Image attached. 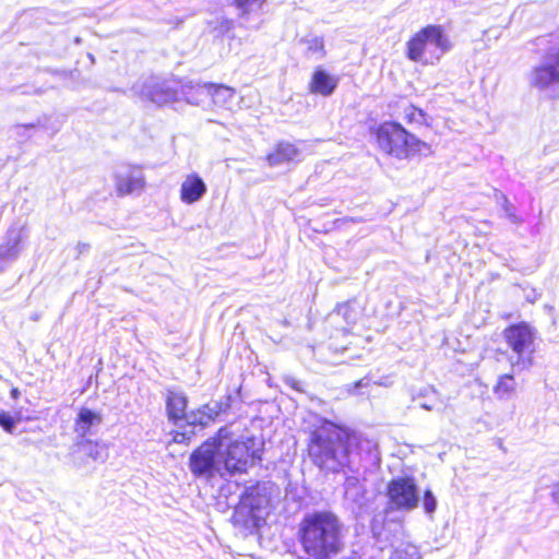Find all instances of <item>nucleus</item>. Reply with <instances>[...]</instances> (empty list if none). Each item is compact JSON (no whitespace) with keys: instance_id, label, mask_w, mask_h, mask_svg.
Listing matches in <instances>:
<instances>
[{"instance_id":"7c9ffc66","label":"nucleus","mask_w":559,"mask_h":559,"mask_svg":"<svg viewBox=\"0 0 559 559\" xmlns=\"http://www.w3.org/2000/svg\"><path fill=\"white\" fill-rule=\"evenodd\" d=\"M0 426L3 427L5 431L12 432L15 428V421L10 415L0 413Z\"/></svg>"},{"instance_id":"2f4dec72","label":"nucleus","mask_w":559,"mask_h":559,"mask_svg":"<svg viewBox=\"0 0 559 559\" xmlns=\"http://www.w3.org/2000/svg\"><path fill=\"white\" fill-rule=\"evenodd\" d=\"M211 420V416H206V418H204L203 414L201 415V417L199 419H194L192 421V424H195V423H199L201 426H205L207 425V423Z\"/></svg>"},{"instance_id":"2eb2a0df","label":"nucleus","mask_w":559,"mask_h":559,"mask_svg":"<svg viewBox=\"0 0 559 559\" xmlns=\"http://www.w3.org/2000/svg\"><path fill=\"white\" fill-rule=\"evenodd\" d=\"M413 402H416L418 406L426 411H442L444 403L441 400L439 393L431 386H425L417 393L413 394Z\"/></svg>"},{"instance_id":"bb28decb","label":"nucleus","mask_w":559,"mask_h":559,"mask_svg":"<svg viewBox=\"0 0 559 559\" xmlns=\"http://www.w3.org/2000/svg\"><path fill=\"white\" fill-rule=\"evenodd\" d=\"M86 454L94 461L105 462L108 457V451L105 443L86 440L82 443Z\"/></svg>"},{"instance_id":"4468645a","label":"nucleus","mask_w":559,"mask_h":559,"mask_svg":"<svg viewBox=\"0 0 559 559\" xmlns=\"http://www.w3.org/2000/svg\"><path fill=\"white\" fill-rule=\"evenodd\" d=\"M198 91L205 97H210L216 106L223 108H230L235 97V90L226 85L211 84V86H200Z\"/></svg>"},{"instance_id":"b1692460","label":"nucleus","mask_w":559,"mask_h":559,"mask_svg":"<svg viewBox=\"0 0 559 559\" xmlns=\"http://www.w3.org/2000/svg\"><path fill=\"white\" fill-rule=\"evenodd\" d=\"M265 0H235L240 19L248 23L252 15H259Z\"/></svg>"},{"instance_id":"f8f14e48","label":"nucleus","mask_w":559,"mask_h":559,"mask_svg":"<svg viewBox=\"0 0 559 559\" xmlns=\"http://www.w3.org/2000/svg\"><path fill=\"white\" fill-rule=\"evenodd\" d=\"M338 79L335 75H331L325 70L318 68L312 73L309 82V91L312 94L321 96H330L334 93L337 87Z\"/></svg>"},{"instance_id":"ea45409f","label":"nucleus","mask_w":559,"mask_h":559,"mask_svg":"<svg viewBox=\"0 0 559 559\" xmlns=\"http://www.w3.org/2000/svg\"><path fill=\"white\" fill-rule=\"evenodd\" d=\"M350 464H353V462ZM348 467L350 468V471H354V467H352V465H349Z\"/></svg>"},{"instance_id":"7ed1b4c3","label":"nucleus","mask_w":559,"mask_h":559,"mask_svg":"<svg viewBox=\"0 0 559 559\" xmlns=\"http://www.w3.org/2000/svg\"><path fill=\"white\" fill-rule=\"evenodd\" d=\"M298 540L306 559H330L343 548V524L330 511H316L299 523Z\"/></svg>"},{"instance_id":"9b49d317","label":"nucleus","mask_w":559,"mask_h":559,"mask_svg":"<svg viewBox=\"0 0 559 559\" xmlns=\"http://www.w3.org/2000/svg\"><path fill=\"white\" fill-rule=\"evenodd\" d=\"M207 187L197 174L187 175L180 185V200L185 204H193L200 201L206 193Z\"/></svg>"},{"instance_id":"c85d7f7f","label":"nucleus","mask_w":559,"mask_h":559,"mask_svg":"<svg viewBox=\"0 0 559 559\" xmlns=\"http://www.w3.org/2000/svg\"><path fill=\"white\" fill-rule=\"evenodd\" d=\"M336 314L341 316L347 323H354L358 317V312L350 302L340 305L336 309Z\"/></svg>"},{"instance_id":"412c9836","label":"nucleus","mask_w":559,"mask_h":559,"mask_svg":"<svg viewBox=\"0 0 559 559\" xmlns=\"http://www.w3.org/2000/svg\"><path fill=\"white\" fill-rule=\"evenodd\" d=\"M357 475L347 476L344 487H345V498L354 503L361 504L366 489L365 485L361 481L359 471L356 469Z\"/></svg>"},{"instance_id":"423d86ee","label":"nucleus","mask_w":559,"mask_h":559,"mask_svg":"<svg viewBox=\"0 0 559 559\" xmlns=\"http://www.w3.org/2000/svg\"><path fill=\"white\" fill-rule=\"evenodd\" d=\"M511 349L508 359L514 371L530 369L534 364L536 331L526 323L513 324L503 331Z\"/></svg>"},{"instance_id":"20e7f679","label":"nucleus","mask_w":559,"mask_h":559,"mask_svg":"<svg viewBox=\"0 0 559 559\" xmlns=\"http://www.w3.org/2000/svg\"><path fill=\"white\" fill-rule=\"evenodd\" d=\"M452 47L450 35L441 25H428L407 41L406 56L415 62L436 64Z\"/></svg>"},{"instance_id":"c756f323","label":"nucleus","mask_w":559,"mask_h":559,"mask_svg":"<svg viewBox=\"0 0 559 559\" xmlns=\"http://www.w3.org/2000/svg\"><path fill=\"white\" fill-rule=\"evenodd\" d=\"M424 510L427 514L432 515L437 509V499L433 496L432 491L427 489L424 493Z\"/></svg>"},{"instance_id":"dca6fc26","label":"nucleus","mask_w":559,"mask_h":559,"mask_svg":"<svg viewBox=\"0 0 559 559\" xmlns=\"http://www.w3.org/2000/svg\"><path fill=\"white\" fill-rule=\"evenodd\" d=\"M300 151L292 143H280L274 152L270 153L266 160L270 166H278L284 163L295 162L299 159Z\"/></svg>"},{"instance_id":"1a4fd4ad","label":"nucleus","mask_w":559,"mask_h":559,"mask_svg":"<svg viewBox=\"0 0 559 559\" xmlns=\"http://www.w3.org/2000/svg\"><path fill=\"white\" fill-rule=\"evenodd\" d=\"M144 99L157 105H165L177 99V92L167 82L151 78L140 86L134 87Z\"/></svg>"},{"instance_id":"9d476101","label":"nucleus","mask_w":559,"mask_h":559,"mask_svg":"<svg viewBox=\"0 0 559 559\" xmlns=\"http://www.w3.org/2000/svg\"><path fill=\"white\" fill-rule=\"evenodd\" d=\"M116 188L119 194H130L144 188L145 179L142 170L134 166L120 167L115 176Z\"/></svg>"},{"instance_id":"393cba45","label":"nucleus","mask_w":559,"mask_h":559,"mask_svg":"<svg viewBox=\"0 0 559 559\" xmlns=\"http://www.w3.org/2000/svg\"><path fill=\"white\" fill-rule=\"evenodd\" d=\"M301 43L306 47V53L316 59H322L325 56L324 40L320 36L310 35L302 38Z\"/></svg>"},{"instance_id":"39448f33","label":"nucleus","mask_w":559,"mask_h":559,"mask_svg":"<svg viewBox=\"0 0 559 559\" xmlns=\"http://www.w3.org/2000/svg\"><path fill=\"white\" fill-rule=\"evenodd\" d=\"M379 147L400 159L414 155L432 154L431 146L406 131L397 122H383L376 132Z\"/></svg>"},{"instance_id":"cd10ccee","label":"nucleus","mask_w":559,"mask_h":559,"mask_svg":"<svg viewBox=\"0 0 559 559\" xmlns=\"http://www.w3.org/2000/svg\"><path fill=\"white\" fill-rule=\"evenodd\" d=\"M420 555L416 546L405 545L394 550L390 559H419Z\"/></svg>"},{"instance_id":"f704fd0d","label":"nucleus","mask_w":559,"mask_h":559,"mask_svg":"<svg viewBox=\"0 0 559 559\" xmlns=\"http://www.w3.org/2000/svg\"><path fill=\"white\" fill-rule=\"evenodd\" d=\"M369 384V380L368 379H361L359 381H357L354 386L355 389H360L362 386H367Z\"/></svg>"},{"instance_id":"aec40b11","label":"nucleus","mask_w":559,"mask_h":559,"mask_svg":"<svg viewBox=\"0 0 559 559\" xmlns=\"http://www.w3.org/2000/svg\"><path fill=\"white\" fill-rule=\"evenodd\" d=\"M241 499H248L250 502V509L255 513V519H260L264 522L265 516L269 514V499L265 495H261L258 489H249Z\"/></svg>"},{"instance_id":"72a5a7b5","label":"nucleus","mask_w":559,"mask_h":559,"mask_svg":"<svg viewBox=\"0 0 559 559\" xmlns=\"http://www.w3.org/2000/svg\"><path fill=\"white\" fill-rule=\"evenodd\" d=\"M551 495L554 500L559 503V484L554 486Z\"/></svg>"},{"instance_id":"f03ea898","label":"nucleus","mask_w":559,"mask_h":559,"mask_svg":"<svg viewBox=\"0 0 559 559\" xmlns=\"http://www.w3.org/2000/svg\"><path fill=\"white\" fill-rule=\"evenodd\" d=\"M360 444L368 451L369 460L378 465L380 453L374 442L358 441V437L333 423L325 421L316 428L309 438L308 453L310 460L321 471L337 473L352 463V449Z\"/></svg>"},{"instance_id":"4c0bfd02","label":"nucleus","mask_w":559,"mask_h":559,"mask_svg":"<svg viewBox=\"0 0 559 559\" xmlns=\"http://www.w3.org/2000/svg\"><path fill=\"white\" fill-rule=\"evenodd\" d=\"M261 24V21H258L257 24L253 26L254 28H259Z\"/></svg>"},{"instance_id":"58836bf2","label":"nucleus","mask_w":559,"mask_h":559,"mask_svg":"<svg viewBox=\"0 0 559 559\" xmlns=\"http://www.w3.org/2000/svg\"><path fill=\"white\" fill-rule=\"evenodd\" d=\"M16 393H17V390H13V391H12V394H13V395H16Z\"/></svg>"},{"instance_id":"473e14b6","label":"nucleus","mask_w":559,"mask_h":559,"mask_svg":"<svg viewBox=\"0 0 559 559\" xmlns=\"http://www.w3.org/2000/svg\"><path fill=\"white\" fill-rule=\"evenodd\" d=\"M503 201H504V207H506L507 215L514 221L515 216L513 215L511 207L509 205V202L504 197H503Z\"/></svg>"},{"instance_id":"6e6552de","label":"nucleus","mask_w":559,"mask_h":559,"mask_svg":"<svg viewBox=\"0 0 559 559\" xmlns=\"http://www.w3.org/2000/svg\"><path fill=\"white\" fill-rule=\"evenodd\" d=\"M530 84L552 97H559V48L549 52L544 61L532 70Z\"/></svg>"},{"instance_id":"6ab92c4d","label":"nucleus","mask_w":559,"mask_h":559,"mask_svg":"<svg viewBox=\"0 0 559 559\" xmlns=\"http://www.w3.org/2000/svg\"><path fill=\"white\" fill-rule=\"evenodd\" d=\"M518 389V382L513 374L504 373L498 377L492 392L498 400L507 401L512 399Z\"/></svg>"},{"instance_id":"c9c22d12","label":"nucleus","mask_w":559,"mask_h":559,"mask_svg":"<svg viewBox=\"0 0 559 559\" xmlns=\"http://www.w3.org/2000/svg\"><path fill=\"white\" fill-rule=\"evenodd\" d=\"M186 440V435L185 433H176V436L174 437V441L177 442V443H181Z\"/></svg>"},{"instance_id":"a211bd4d","label":"nucleus","mask_w":559,"mask_h":559,"mask_svg":"<svg viewBox=\"0 0 559 559\" xmlns=\"http://www.w3.org/2000/svg\"><path fill=\"white\" fill-rule=\"evenodd\" d=\"M100 424L102 416L99 413L82 407L75 419V431L81 436H85L93 427H97Z\"/></svg>"},{"instance_id":"ddd939ff","label":"nucleus","mask_w":559,"mask_h":559,"mask_svg":"<svg viewBox=\"0 0 559 559\" xmlns=\"http://www.w3.org/2000/svg\"><path fill=\"white\" fill-rule=\"evenodd\" d=\"M21 230H9L8 241L0 246V272L10 265L19 255L21 248Z\"/></svg>"},{"instance_id":"0eeeda50","label":"nucleus","mask_w":559,"mask_h":559,"mask_svg":"<svg viewBox=\"0 0 559 559\" xmlns=\"http://www.w3.org/2000/svg\"><path fill=\"white\" fill-rule=\"evenodd\" d=\"M388 510L409 512L418 507L419 490L413 476H397L386 486Z\"/></svg>"},{"instance_id":"f257e3e1","label":"nucleus","mask_w":559,"mask_h":559,"mask_svg":"<svg viewBox=\"0 0 559 559\" xmlns=\"http://www.w3.org/2000/svg\"><path fill=\"white\" fill-rule=\"evenodd\" d=\"M262 441L249 435H237L229 427L218 430L190 455V471L207 478L241 474L260 460Z\"/></svg>"},{"instance_id":"e433bc0d","label":"nucleus","mask_w":559,"mask_h":559,"mask_svg":"<svg viewBox=\"0 0 559 559\" xmlns=\"http://www.w3.org/2000/svg\"><path fill=\"white\" fill-rule=\"evenodd\" d=\"M36 126L35 124H25V126H19L17 128H24V129H27V128H35Z\"/></svg>"},{"instance_id":"a878e982","label":"nucleus","mask_w":559,"mask_h":559,"mask_svg":"<svg viewBox=\"0 0 559 559\" xmlns=\"http://www.w3.org/2000/svg\"><path fill=\"white\" fill-rule=\"evenodd\" d=\"M200 86H211L210 83H190L189 85H186L182 87V94L186 98V100L189 104L192 105H202L209 99L210 97H205L204 95L200 94L198 91V87Z\"/></svg>"},{"instance_id":"f3484780","label":"nucleus","mask_w":559,"mask_h":559,"mask_svg":"<svg viewBox=\"0 0 559 559\" xmlns=\"http://www.w3.org/2000/svg\"><path fill=\"white\" fill-rule=\"evenodd\" d=\"M248 499H241L234 511V521L236 524L246 528L259 527L262 523L260 519H255V513L250 509L251 504Z\"/></svg>"},{"instance_id":"5701e85b","label":"nucleus","mask_w":559,"mask_h":559,"mask_svg":"<svg viewBox=\"0 0 559 559\" xmlns=\"http://www.w3.org/2000/svg\"><path fill=\"white\" fill-rule=\"evenodd\" d=\"M401 118L414 128L428 127L430 117L420 108L412 104L403 106Z\"/></svg>"},{"instance_id":"4be33fe9","label":"nucleus","mask_w":559,"mask_h":559,"mask_svg":"<svg viewBox=\"0 0 559 559\" xmlns=\"http://www.w3.org/2000/svg\"><path fill=\"white\" fill-rule=\"evenodd\" d=\"M166 407L171 420L182 419L186 415L187 399L182 393L168 391Z\"/></svg>"}]
</instances>
